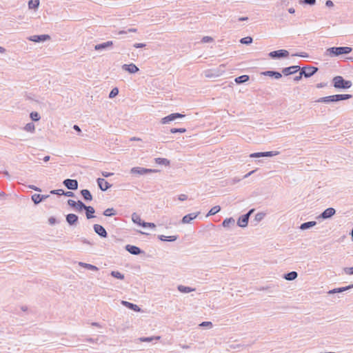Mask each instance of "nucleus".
Wrapping results in <instances>:
<instances>
[{
	"label": "nucleus",
	"mask_w": 353,
	"mask_h": 353,
	"mask_svg": "<svg viewBox=\"0 0 353 353\" xmlns=\"http://www.w3.org/2000/svg\"><path fill=\"white\" fill-rule=\"evenodd\" d=\"M336 213V210L333 208H328L325 210L317 219H327L334 216Z\"/></svg>",
	"instance_id": "9b49d317"
},
{
	"label": "nucleus",
	"mask_w": 353,
	"mask_h": 353,
	"mask_svg": "<svg viewBox=\"0 0 353 353\" xmlns=\"http://www.w3.org/2000/svg\"><path fill=\"white\" fill-rule=\"evenodd\" d=\"M30 118L34 121H37L40 119V116L38 112H32L30 113Z\"/></svg>",
	"instance_id": "37998d69"
},
{
	"label": "nucleus",
	"mask_w": 353,
	"mask_h": 353,
	"mask_svg": "<svg viewBox=\"0 0 353 353\" xmlns=\"http://www.w3.org/2000/svg\"><path fill=\"white\" fill-rule=\"evenodd\" d=\"M132 221L137 224L141 225V223L143 222L141 221L139 215H138L136 212L132 213Z\"/></svg>",
	"instance_id": "473e14b6"
},
{
	"label": "nucleus",
	"mask_w": 353,
	"mask_h": 353,
	"mask_svg": "<svg viewBox=\"0 0 353 353\" xmlns=\"http://www.w3.org/2000/svg\"><path fill=\"white\" fill-rule=\"evenodd\" d=\"M68 204L70 206L72 207V208H76L77 207V202L73 201V200H72V199H69L68 201Z\"/></svg>",
	"instance_id": "6e6d98bb"
},
{
	"label": "nucleus",
	"mask_w": 353,
	"mask_h": 353,
	"mask_svg": "<svg viewBox=\"0 0 353 353\" xmlns=\"http://www.w3.org/2000/svg\"><path fill=\"white\" fill-rule=\"evenodd\" d=\"M249 80V77L248 75H241L235 79V81L237 83H242L248 81Z\"/></svg>",
	"instance_id": "f704fd0d"
},
{
	"label": "nucleus",
	"mask_w": 353,
	"mask_h": 353,
	"mask_svg": "<svg viewBox=\"0 0 353 353\" xmlns=\"http://www.w3.org/2000/svg\"><path fill=\"white\" fill-rule=\"evenodd\" d=\"M263 74H264L265 76L274 77L276 79H280L282 77V74L280 72H276V71H271V70L265 71V72H263Z\"/></svg>",
	"instance_id": "5701e85b"
},
{
	"label": "nucleus",
	"mask_w": 353,
	"mask_h": 353,
	"mask_svg": "<svg viewBox=\"0 0 353 353\" xmlns=\"http://www.w3.org/2000/svg\"><path fill=\"white\" fill-rule=\"evenodd\" d=\"M32 200L35 204H38L42 201L41 194H34L32 196Z\"/></svg>",
	"instance_id": "58836bf2"
},
{
	"label": "nucleus",
	"mask_w": 353,
	"mask_h": 353,
	"mask_svg": "<svg viewBox=\"0 0 353 353\" xmlns=\"http://www.w3.org/2000/svg\"><path fill=\"white\" fill-rule=\"evenodd\" d=\"M254 211V209H251L247 214L240 216L238 219L237 225L241 228L246 227L248 223L249 218Z\"/></svg>",
	"instance_id": "39448f33"
},
{
	"label": "nucleus",
	"mask_w": 353,
	"mask_h": 353,
	"mask_svg": "<svg viewBox=\"0 0 353 353\" xmlns=\"http://www.w3.org/2000/svg\"><path fill=\"white\" fill-rule=\"evenodd\" d=\"M85 210L86 211L87 219H90L94 217V216L92 215L95 212L94 208H92V206H87Z\"/></svg>",
	"instance_id": "7c9ffc66"
},
{
	"label": "nucleus",
	"mask_w": 353,
	"mask_h": 353,
	"mask_svg": "<svg viewBox=\"0 0 353 353\" xmlns=\"http://www.w3.org/2000/svg\"><path fill=\"white\" fill-rule=\"evenodd\" d=\"M86 205L83 203L81 202V201H79L78 202H77V208L79 210H81L83 209H85L86 208Z\"/></svg>",
	"instance_id": "49530a36"
},
{
	"label": "nucleus",
	"mask_w": 353,
	"mask_h": 353,
	"mask_svg": "<svg viewBox=\"0 0 353 353\" xmlns=\"http://www.w3.org/2000/svg\"><path fill=\"white\" fill-rule=\"evenodd\" d=\"M63 195L66 196H74V193L72 192H65V194H63Z\"/></svg>",
	"instance_id": "69168bd1"
},
{
	"label": "nucleus",
	"mask_w": 353,
	"mask_h": 353,
	"mask_svg": "<svg viewBox=\"0 0 353 353\" xmlns=\"http://www.w3.org/2000/svg\"><path fill=\"white\" fill-rule=\"evenodd\" d=\"M24 130L26 132H34L35 130V125L33 123H28L24 127Z\"/></svg>",
	"instance_id": "4c0bfd02"
},
{
	"label": "nucleus",
	"mask_w": 353,
	"mask_h": 353,
	"mask_svg": "<svg viewBox=\"0 0 353 353\" xmlns=\"http://www.w3.org/2000/svg\"><path fill=\"white\" fill-rule=\"evenodd\" d=\"M185 131H186L185 128H172L170 130L171 133H176V132L183 133Z\"/></svg>",
	"instance_id": "09e8293b"
},
{
	"label": "nucleus",
	"mask_w": 353,
	"mask_h": 353,
	"mask_svg": "<svg viewBox=\"0 0 353 353\" xmlns=\"http://www.w3.org/2000/svg\"><path fill=\"white\" fill-rule=\"evenodd\" d=\"M351 288H353V284L350 285L346 286V287H343V288L333 289L332 290H330L328 292V294L340 293V292H345V291H346L347 290H350Z\"/></svg>",
	"instance_id": "4be33fe9"
},
{
	"label": "nucleus",
	"mask_w": 353,
	"mask_h": 353,
	"mask_svg": "<svg viewBox=\"0 0 353 353\" xmlns=\"http://www.w3.org/2000/svg\"><path fill=\"white\" fill-rule=\"evenodd\" d=\"M201 41L203 43H210V42H212L213 41V38L211 37H208V36H205L202 38V40Z\"/></svg>",
	"instance_id": "3c124183"
},
{
	"label": "nucleus",
	"mask_w": 353,
	"mask_h": 353,
	"mask_svg": "<svg viewBox=\"0 0 353 353\" xmlns=\"http://www.w3.org/2000/svg\"><path fill=\"white\" fill-rule=\"evenodd\" d=\"M94 232L99 235L101 237L105 238L108 236V233L105 229L101 225L94 224L93 226Z\"/></svg>",
	"instance_id": "ddd939ff"
},
{
	"label": "nucleus",
	"mask_w": 353,
	"mask_h": 353,
	"mask_svg": "<svg viewBox=\"0 0 353 353\" xmlns=\"http://www.w3.org/2000/svg\"><path fill=\"white\" fill-rule=\"evenodd\" d=\"M352 51V48L350 47H332L325 50V55L333 58L343 54H347Z\"/></svg>",
	"instance_id": "f257e3e1"
},
{
	"label": "nucleus",
	"mask_w": 353,
	"mask_h": 353,
	"mask_svg": "<svg viewBox=\"0 0 353 353\" xmlns=\"http://www.w3.org/2000/svg\"><path fill=\"white\" fill-rule=\"evenodd\" d=\"M161 339V336H151V337H140L137 340L141 342H152L154 340H159Z\"/></svg>",
	"instance_id": "c756f323"
},
{
	"label": "nucleus",
	"mask_w": 353,
	"mask_h": 353,
	"mask_svg": "<svg viewBox=\"0 0 353 353\" xmlns=\"http://www.w3.org/2000/svg\"><path fill=\"white\" fill-rule=\"evenodd\" d=\"M184 117H185L184 114H182L180 113H172V114H169L168 116H166V117L162 118L161 122L162 124H166V123H169L171 121H174L176 119L183 118Z\"/></svg>",
	"instance_id": "0eeeda50"
},
{
	"label": "nucleus",
	"mask_w": 353,
	"mask_h": 353,
	"mask_svg": "<svg viewBox=\"0 0 353 353\" xmlns=\"http://www.w3.org/2000/svg\"><path fill=\"white\" fill-rule=\"evenodd\" d=\"M300 70V67L298 65L290 66L283 69L282 72L284 75L288 76L296 73Z\"/></svg>",
	"instance_id": "2eb2a0df"
},
{
	"label": "nucleus",
	"mask_w": 353,
	"mask_h": 353,
	"mask_svg": "<svg viewBox=\"0 0 353 353\" xmlns=\"http://www.w3.org/2000/svg\"><path fill=\"white\" fill-rule=\"evenodd\" d=\"M110 274L116 279L121 280L124 279V275L118 271H112Z\"/></svg>",
	"instance_id": "ea45409f"
},
{
	"label": "nucleus",
	"mask_w": 353,
	"mask_h": 353,
	"mask_svg": "<svg viewBox=\"0 0 353 353\" xmlns=\"http://www.w3.org/2000/svg\"><path fill=\"white\" fill-rule=\"evenodd\" d=\"M63 185L69 190H75L78 188V182L75 179H65Z\"/></svg>",
	"instance_id": "f8f14e48"
},
{
	"label": "nucleus",
	"mask_w": 353,
	"mask_h": 353,
	"mask_svg": "<svg viewBox=\"0 0 353 353\" xmlns=\"http://www.w3.org/2000/svg\"><path fill=\"white\" fill-rule=\"evenodd\" d=\"M112 45L113 42L112 41H108L107 42L96 45L94 46V49L96 50H102L112 46Z\"/></svg>",
	"instance_id": "412c9836"
},
{
	"label": "nucleus",
	"mask_w": 353,
	"mask_h": 353,
	"mask_svg": "<svg viewBox=\"0 0 353 353\" xmlns=\"http://www.w3.org/2000/svg\"><path fill=\"white\" fill-rule=\"evenodd\" d=\"M119 94V89L117 88H114L109 94V98L112 99L115 97Z\"/></svg>",
	"instance_id": "c03bdc74"
},
{
	"label": "nucleus",
	"mask_w": 353,
	"mask_h": 353,
	"mask_svg": "<svg viewBox=\"0 0 353 353\" xmlns=\"http://www.w3.org/2000/svg\"><path fill=\"white\" fill-rule=\"evenodd\" d=\"M178 199L179 201H183L188 199V196L185 194H181L179 195Z\"/></svg>",
	"instance_id": "13d9d810"
},
{
	"label": "nucleus",
	"mask_w": 353,
	"mask_h": 353,
	"mask_svg": "<svg viewBox=\"0 0 353 353\" xmlns=\"http://www.w3.org/2000/svg\"><path fill=\"white\" fill-rule=\"evenodd\" d=\"M79 265L90 270L97 271L99 270L97 266L83 262H79Z\"/></svg>",
	"instance_id": "393cba45"
},
{
	"label": "nucleus",
	"mask_w": 353,
	"mask_h": 353,
	"mask_svg": "<svg viewBox=\"0 0 353 353\" xmlns=\"http://www.w3.org/2000/svg\"><path fill=\"white\" fill-rule=\"evenodd\" d=\"M121 304L125 306L126 307L132 310L135 312H140L141 310L140 307L138 305L126 301H122Z\"/></svg>",
	"instance_id": "aec40b11"
},
{
	"label": "nucleus",
	"mask_w": 353,
	"mask_h": 353,
	"mask_svg": "<svg viewBox=\"0 0 353 353\" xmlns=\"http://www.w3.org/2000/svg\"><path fill=\"white\" fill-rule=\"evenodd\" d=\"M146 45L145 43H134V47L135 48H144Z\"/></svg>",
	"instance_id": "bf43d9fd"
},
{
	"label": "nucleus",
	"mask_w": 353,
	"mask_h": 353,
	"mask_svg": "<svg viewBox=\"0 0 353 353\" xmlns=\"http://www.w3.org/2000/svg\"><path fill=\"white\" fill-rule=\"evenodd\" d=\"M141 226L143 227H149L151 228H154L156 227V225L153 223H147V222H143L141 223Z\"/></svg>",
	"instance_id": "8fccbe9b"
},
{
	"label": "nucleus",
	"mask_w": 353,
	"mask_h": 353,
	"mask_svg": "<svg viewBox=\"0 0 353 353\" xmlns=\"http://www.w3.org/2000/svg\"><path fill=\"white\" fill-rule=\"evenodd\" d=\"M39 6V0H30L28 2V8L29 9H36Z\"/></svg>",
	"instance_id": "72a5a7b5"
},
{
	"label": "nucleus",
	"mask_w": 353,
	"mask_h": 353,
	"mask_svg": "<svg viewBox=\"0 0 353 353\" xmlns=\"http://www.w3.org/2000/svg\"><path fill=\"white\" fill-rule=\"evenodd\" d=\"M81 194L85 200H86V201L92 200V196L88 190H87V189L82 190L81 191Z\"/></svg>",
	"instance_id": "a878e982"
},
{
	"label": "nucleus",
	"mask_w": 353,
	"mask_h": 353,
	"mask_svg": "<svg viewBox=\"0 0 353 353\" xmlns=\"http://www.w3.org/2000/svg\"><path fill=\"white\" fill-rule=\"evenodd\" d=\"M343 271L345 274L352 275L353 274V267L351 268H345Z\"/></svg>",
	"instance_id": "864d4df0"
},
{
	"label": "nucleus",
	"mask_w": 353,
	"mask_h": 353,
	"mask_svg": "<svg viewBox=\"0 0 353 353\" xmlns=\"http://www.w3.org/2000/svg\"><path fill=\"white\" fill-rule=\"evenodd\" d=\"M318 68L313 66L304 67L301 70V75H303L305 77L308 78L312 76L317 72Z\"/></svg>",
	"instance_id": "6e6552de"
},
{
	"label": "nucleus",
	"mask_w": 353,
	"mask_h": 353,
	"mask_svg": "<svg viewBox=\"0 0 353 353\" xmlns=\"http://www.w3.org/2000/svg\"><path fill=\"white\" fill-rule=\"evenodd\" d=\"M97 184L102 191H105L111 187V185L104 179H97Z\"/></svg>",
	"instance_id": "dca6fc26"
},
{
	"label": "nucleus",
	"mask_w": 353,
	"mask_h": 353,
	"mask_svg": "<svg viewBox=\"0 0 353 353\" xmlns=\"http://www.w3.org/2000/svg\"><path fill=\"white\" fill-rule=\"evenodd\" d=\"M66 221L70 225H76L78 222V216L74 214H68L66 216Z\"/></svg>",
	"instance_id": "6ab92c4d"
},
{
	"label": "nucleus",
	"mask_w": 353,
	"mask_h": 353,
	"mask_svg": "<svg viewBox=\"0 0 353 353\" xmlns=\"http://www.w3.org/2000/svg\"><path fill=\"white\" fill-rule=\"evenodd\" d=\"M333 85L337 89H348L352 87L351 81L345 80L341 76H336L332 79Z\"/></svg>",
	"instance_id": "7ed1b4c3"
},
{
	"label": "nucleus",
	"mask_w": 353,
	"mask_h": 353,
	"mask_svg": "<svg viewBox=\"0 0 353 353\" xmlns=\"http://www.w3.org/2000/svg\"><path fill=\"white\" fill-rule=\"evenodd\" d=\"M177 289H178V290L179 292H181L182 293H189V292H193V291L195 290L194 288H190V287H187V286H184V285H179L177 287Z\"/></svg>",
	"instance_id": "bb28decb"
},
{
	"label": "nucleus",
	"mask_w": 353,
	"mask_h": 353,
	"mask_svg": "<svg viewBox=\"0 0 353 353\" xmlns=\"http://www.w3.org/2000/svg\"><path fill=\"white\" fill-rule=\"evenodd\" d=\"M265 216H266V213H265L263 212H258L255 215L254 220L257 222H259V221H262L265 218Z\"/></svg>",
	"instance_id": "a19ab883"
},
{
	"label": "nucleus",
	"mask_w": 353,
	"mask_h": 353,
	"mask_svg": "<svg viewBox=\"0 0 353 353\" xmlns=\"http://www.w3.org/2000/svg\"><path fill=\"white\" fill-rule=\"evenodd\" d=\"M159 239L161 241H174L177 239V236H164V235H160L159 236Z\"/></svg>",
	"instance_id": "2f4dec72"
},
{
	"label": "nucleus",
	"mask_w": 353,
	"mask_h": 353,
	"mask_svg": "<svg viewBox=\"0 0 353 353\" xmlns=\"http://www.w3.org/2000/svg\"><path fill=\"white\" fill-rule=\"evenodd\" d=\"M155 162L160 165H168L170 164V161L164 158H156Z\"/></svg>",
	"instance_id": "e433bc0d"
},
{
	"label": "nucleus",
	"mask_w": 353,
	"mask_h": 353,
	"mask_svg": "<svg viewBox=\"0 0 353 353\" xmlns=\"http://www.w3.org/2000/svg\"><path fill=\"white\" fill-rule=\"evenodd\" d=\"M73 129H74V130H76L77 132H81V129H80L79 126V125H74V126H73Z\"/></svg>",
	"instance_id": "338daca9"
},
{
	"label": "nucleus",
	"mask_w": 353,
	"mask_h": 353,
	"mask_svg": "<svg viewBox=\"0 0 353 353\" xmlns=\"http://www.w3.org/2000/svg\"><path fill=\"white\" fill-rule=\"evenodd\" d=\"M28 188H30V189H32V190H34L35 191H37V192H41V190L40 188H37V187H36V186H34L33 185H28Z\"/></svg>",
	"instance_id": "680f3d73"
},
{
	"label": "nucleus",
	"mask_w": 353,
	"mask_h": 353,
	"mask_svg": "<svg viewBox=\"0 0 353 353\" xmlns=\"http://www.w3.org/2000/svg\"><path fill=\"white\" fill-rule=\"evenodd\" d=\"M303 75H301V72H300L299 76H296V77H295L294 78V80L295 81H299V80H301V78H302V77H303Z\"/></svg>",
	"instance_id": "774afa93"
},
{
	"label": "nucleus",
	"mask_w": 353,
	"mask_h": 353,
	"mask_svg": "<svg viewBox=\"0 0 353 353\" xmlns=\"http://www.w3.org/2000/svg\"><path fill=\"white\" fill-rule=\"evenodd\" d=\"M155 172H157L156 170L148 169L141 167H134L131 168L130 171V174L139 176L144 175L149 173H153Z\"/></svg>",
	"instance_id": "20e7f679"
},
{
	"label": "nucleus",
	"mask_w": 353,
	"mask_h": 353,
	"mask_svg": "<svg viewBox=\"0 0 353 353\" xmlns=\"http://www.w3.org/2000/svg\"><path fill=\"white\" fill-rule=\"evenodd\" d=\"M48 223L51 225H55L56 223H57V219L54 217V216H50L49 219H48Z\"/></svg>",
	"instance_id": "5fc2aeb1"
},
{
	"label": "nucleus",
	"mask_w": 353,
	"mask_h": 353,
	"mask_svg": "<svg viewBox=\"0 0 353 353\" xmlns=\"http://www.w3.org/2000/svg\"><path fill=\"white\" fill-rule=\"evenodd\" d=\"M235 223V220L232 218H227L223 221V226L224 228H229L230 225H234Z\"/></svg>",
	"instance_id": "cd10ccee"
},
{
	"label": "nucleus",
	"mask_w": 353,
	"mask_h": 353,
	"mask_svg": "<svg viewBox=\"0 0 353 353\" xmlns=\"http://www.w3.org/2000/svg\"><path fill=\"white\" fill-rule=\"evenodd\" d=\"M252 41L253 40H252V38L251 37H246L242 38L240 40V42L241 43H243V44L248 45V44L252 43Z\"/></svg>",
	"instance_id": "79ce46f5"
},
{
	"label": "nucleus",
	"mask_w": 353,
	"mask_h": 353,
	"mask_svg": "<svg viewBox=\"0 0 353 353\" xmlns=\"http://www.w3.org/2000/svg\"><path fill=\"white\" fill-rule=\"evenodd\" d=\"M288 55H289V52L286 50H279L270 52L269 53V56L273 59L286 57Z\"/></svg>",
	"instance_id": "1a4fd4ad"
},
{
	"label": "nucleus",
	"mask_w": 353,
	"mask_h": 353,
	"mask_svg": "<svg viewBox=\"0 0 353 353\" xmlns=\"http://www.w3.org/2000/svg\"><path fill=\"white\" fill-rule=\"evenodd\" d=\"M122 69L130 74H134L139 70V68L134 63L123 64L122 65Z\"/></svg>",
	"instance_id": "4468645a"
},
{
	"label": "nucleus",
	"mask_w": 353,
	"mask_h": 353,
	"mask_svg": "<svg viewBox=\"0 0 353 353\" xmlns=\"http://www.w3.org/2000/svg\"><path fill=\"white\" fill-rule=\"evenodd\" d=\"M294 56H299L301 57H308V54L305 52H301V54H294Z\"/></svg>",
	"instance_id": "e2e57ef3"
},
{
	"label": "nucleus",
	"mask_w": 353,
	"mask_h": 353,
	"mask_svg": "<svg viewBox=\"0 0 353 353\" xmlns=\"http://www.w3.org/2000/svg\"><path fill=\"white\" fill-rule=\"evenodd\" d=\"M200 327H206L208 328L212 327V323L210 321H204L199 324Z\"/></svg>",
	"instance_id": "de8ad7c7"
},
{
	"label": "nucleus",
	"mask_w": 353,
	"mask_h": 353,
	"mask_svg": "<svg viewBox=\"0 0 353 353\" xmlns=\"http://www.w3.org/2000/svg\"><path fill=\"white\" fill-rule=\"evenodd\" d=\"M113 174H114V173H112V172H108L105 171L101 172V175L104 177H109V176H112Z\"/></svg>",
	"instance_id": "4d7b16f0"
},
{
	"label": "nucleus",
	"mask_w": 353,
	"mask_h": 353,
	"mask_svg": "<svg viewBox=\"0 0 353 353\" xmlns=\"http://www.w3.org/2000/svg\"><path fill=\"white\" fill-rule=\"evenodd\" d=\"M298 276V274L295 271L290 272L288 274H285L284 278L288 281H293L296 279Z\"/></svg>",
	"instance_id": "c85d7f7f"
},
{
	"label": "nucleus",
	"mask_w": 353,
	"mask_h": 353,
	"mask_svg": "<svg viewBox=\"0 0 353 353\" xmlns=\"http://www.w3.org/2000/svg\"><path fill=\"white\" fill-rule=\"evenodd\" d=\"M114 209L113 208H108L103 212V215L106 216H110L114 214L113 212Z\"/></svg>",
	"instance_id": "a18cd8bd"
},
{
	"label": "nucleus",
	"mask_w": 353,
	"mask_h": 353,
	"mask_svg": "<svg viewBox=\"0 0 353 353\" xmlns=\"http://www.w3.org/2000/svg\"><path fill=\"white\" fill-rule=\"evenodd\" d=\"M199 214H200L199 212L188 214L183 217V219L181 220V223L183 224L189 223H190L191 221L196 219Z\"/></svg>",
	"instance_id": "f3484780"
},
{
	"label": "nucleus",
	"mask_w": 353,
	"mask_h": 353,
	"mask_svg": "<svg viewBox=\"0 0 353 353\" xmlns=\"http://www.w3.org/2000/svg\"><path fill=\"white\" fill-rule=\"evenodd\" d=\"M352 98L351 94H334L327 97H324L319 98L316 102L318 103H332V102H337L343 100H347Z\"/></svg>",
	"instance_id": "f03ea898"
},
{
	"label": "nucleus",
	"mask_w": 353,
	"mask_h": 353,
	"mask_svg": "<svg viewBox=\"0 0 353 353\" xmlns=\"http://www.w3.org/2000/svg\"><path fill=\"white\" fill-rule=\"evenodd\" d=\"M50 193L52 194L63 195V194H65V192L63 190H52Z\"/></svg>",
	"instance_id": "603ef678"
},
{
	"label": "nucleus",
	"mask_w": 353,
	"mask_h": 353,
	"mask_svg": "<svg viewBox=\"0 0 353 353\" xmlns=\"http://www.w3.org/2000/svg\"><path fill=\"white\" fill-rule=\"evenodd\" d=\"M220 210H221L220 206H219V205L214 206L208 212L207 216L214 215L215 214L218 213Z\"/></svg>",
	"instance_id": "c9c22d12"
},
{
	"label": "nucleus",
	"mask_w": 353,
	"mask_h": 353,
	"mask_svg": "<svg viewBox=\"0 0 353 353\" xmlns=\"http://www.w3.org/2000/svg\"><path fill=\"white\" fill-rule=\"evenodd\" d=\"M50 39L48 34L33 35L28 37V39L31 41L40 43L48 41Z\"/></svg>",
	"instance_id": "9d476101"
},
{
	"label": "nucleus",
	"mask_w": 353,
	"mask_h": 353,
	"mask_svg": "<svg viewBox=\"0 0 353 353\" xmlns=\"http://www.w3.org/2000/svg\"><path fill=\"white\" fill-rule=\"evenodd\" d=\"M316 225V221H308V222H305V223H302L299 228L302 230H307V229H309L312 227H314Z\"/></svg>",
	"instance_id": "b1692460"
},
{
	"label": "nucleus",
	"mask_w": 353,
	"mask_h": 353,
	"mask_svg": "<svg viewBox=\"0 0 353 353\" xmlns=\"http://www.w3.org/2000/svg\"><path fill=\"white\" fill-rule=\"evenodd\" d=\"M125 250L134 255H138L141 253V250L135 245H127L125 246Z\"/></svg>",
	"instance_id": "a211bd4d"
},
{
	"label": "nucleus",
	"mask_w": 353,
	"mask_h": 353,
	"mask_svg": "<svg viewBox=\"0 0 353 353\" xmlns=\"http://www.w3.org/2000/svg\"><path fill=\"white\" fill-rule=\"evenodd\" d=\"M325 6L327 7H332V6H334V3L331 0H327L325 2Z\"/></svg>",
	"instance_id": "0e129e2a"
},
{
	"label": "nucleus",
	"mask_w": 353,
	"mask_h": 353,
	"mask_svg": "<svg viewBox=\"0 0 353 353\" xmlns=\"http://www.w3.org/2000/svg\"><path fill=\"white\" fill-rule=\"evenodd\" d=\"M279 154V151L255 152L250 154V158L270 157Z\"/></svg>",
	"instance_id": "423d86ee"
},
{
	"label": "nucleus",
	"mask_w": 353,
	"mask_h": 353,
	"mask_svg": "<svg viewBox=\"0 0 353 353\" xmlns=\"http://www.w3.org/2000/svg\"><path fill=\"white\" fill-rule=\"evenodd\" d=\"M303 3L309 5H314L316 3V0H304Z\"/></svg>",
	"instance_id": "052dcab7"
}]
</instances>
